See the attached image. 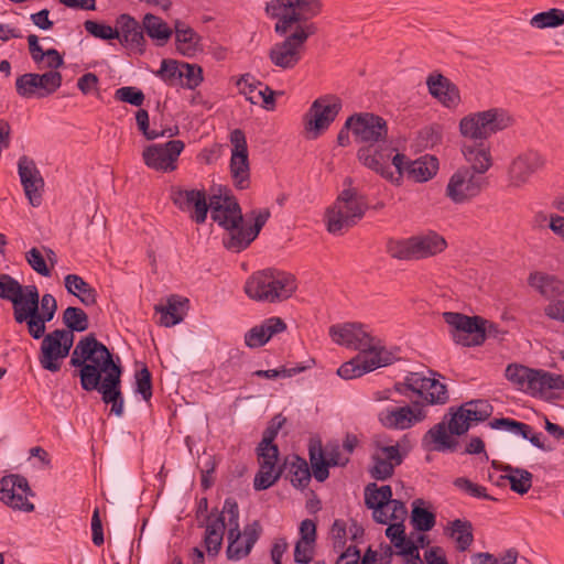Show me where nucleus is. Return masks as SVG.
Returning a JSON list of instances; mask_svg holds the SVG:
<instances>
[{
    "label": "nucleus",
    "mask_w": 564,
    "mask_h": 564,
    "mask_svg": "<svg viewBox=\"0 0 564 564\" xmlns=\"http://www.w3.org/2000/svg\"><path fill=\"white\" fill-rule=\"evenodd\" d=\"M63 77L57 70L43 74L26 73L15 80L17 93L23 98H45L62 86Z\"/></svg>",
    "instance_id": "14"
},
{
    "label": "nucleus",
    "mask_w": 564,
    "mask_h": 564,
    "mask_svg": "<svg viewBox=\"0 0 564 564\" xmlns=\"http://www.w3.org/2000/svg\"><path fill=\"white\" fill-rule=\"evenodd\" d=\"M115 98L132 106L140 107L144 101V94L137 87L124 86L115 91Z\"/></svg>",
    "instance_id": "59"
},
{
    "label": "nucleus",
    "mask_w": 564,
    "mask_h": 564,
    "mask_svg": "<svg viewBox=\"0 0 564 564\" xmlns=\"http://www.w3.org/2000/svg\"><path fill=\"white\" fill-rule=\"evenodd\" d=\"M254 224L249 229H246L242 225L240 226V230L236 234H232L227 240H225V247L235 252H239L242 249L247 248L251 241H253L259 235L262 227L265 225L267 220L270 217V210L264 208L260 210H253L251 213Z\"/></svg>",
    "instance_id": "31"
},
{
    "label": "nucleus",
    "mask_w": 564,
    "mask_h": 564,
    "mask_svg": "<svg viewBox=\"0 0 564 564\" xmlns=\"http://www.w3.org/2000/svg\"><path fill=\"white\" fill-rule=\"evenodd\" d=\"M393 360V354L384 347L381 339L373 336L359 355L338 368L337 375L345 380L359 378L367 372L391 365Z\"/></svg>",
    "instance_id": "8"
},
{
    "label": "nucleus",
    "mask_w": 564,
    "mask_h": 564,
    "mask_svg": "<svg viewBox=\"0 0 564 564\" xmlns=\"http://www.w3.org/2000/svg\"><path fill=\"white\" fill-rule=\"evenodd\" d=\"M445 323L451 327V336L453 340L460 346L470 347L482 344V335L480 325L482 317L467 316L457 312L443 313Z\"/></svg>",
    "instance_id": "15"
},
{
    "label": "nucleus",
    "mask_w": 564,
    "mask_h": 564,
    "mask_svg": "<svg viewBox=\"0 0 564 564\" xmlns=\"http://www.w3.org/2000/svg\"><path fill=\"white\" fill-rule=\"evenodd\" d=\"M286 325L280 317H270L249 329L245 335V343L250 348H258L269 339L285 329Z\"/></svg>",
    "instance_id": "35"
},
{
    "label": "nucleus",
    "mask_w": 564,
    "mask_h": 564,
    "mask_svg": "<svg viewBox=\"0 0 564 564\" xmlns=\"http://www.w3.org/2000/svg\"><path fill=\"white\" fill-rule=\"evenodd\" d=\"M156 74L169 85H177L182 80L181 63L163 59Z\"/></svg>",
    "instance_id": "54"
},
{
    "label": "nucleus",
    "mask_w": 564,
    "mask_h": 564,
    "mask_svg": "<svg viewBox=\"0 0 564 564\" xmlns=\"http://www.w3.org/2000/svg\"><path fill=\"white\" fill-rule=\"evenodd\" d=\"M451 434L446 421L432 426L422 437V446L429 452H454L458 442Z\"/></svg>",
    "instance_id": "34"
},
{
    "label": "nucleus",
    "mask_w": 564,
    "mask_h": 564,
    "mask_svg": "<svg viewBox=\"0 0 564 564\" xmlns=\"http://www.w3.org/2000/svg\"><path fill=\"white\" fill-rule=\"evenodd\" d=\"M368 208L366 197L356 188L348 187L340 192L336 202L326 210V226L328 232L341 235L355 226Z\"/></svg>",
    "instance_id": "3"
},
{
    "label": "nucleus",
    "mask_w": 564,
    "mask_h": 564,
    "mask_svg": "<svg viewBox=\"0 0 564 564\" xmlns=\"http://www.w3.org/2000/svg\"><path fill=\"white\" fill-rule=\"evenodd\" d=\"M232 145L230 158V173L236 187L245 189L250 183V167L248 159V147L245 133L235 129L230 133Z\"/></svg>",
    "instance_id": "22"
},
{
    "label": "nucleus",
    "mask_w": 564,
    "mask_h": 564,
    "mask_svg": "<svg viewBox=\"0 0 564 564\" xmlns=\"http://www.w3.org/2000/svg\"><path fill=\"white\" fill-rule=\"evenodd\" d=\"M413 237L404 240H389L387 250L389 254L399 260H410L414 258V248L412 246Z\"/></svg>",
    "instance_id": "53"
},
{
    "label": "nucleus",
    "mask_w": 564,
    "mask_h": 564,
    "mask_svg": "<svg viewBox=\"0 0 564 564\" xmlns=\"http://www.w3.org/2000/svg\"><path fill=\"white\" fill-rule=\"evenodd\" d=\"M184 142L171 140L163 144H151L144 148L142 159L144 164L155 171H174L176 161L184 150Z\"/></svg>",
    "instance_id": "19"
},
{
    "label": "nucleus",
    "mask_w": 564,
    "mask_h": 564,
    "mask_svg": "<svg viewBox=\"0 0 564 564\" xmlns=\"http://www.w3.org/2000/svg\"><path fill=\"white\" fill-rule=\"evenodd\" d=\"M314 542L299 540L294 549V561L299 564H308L313 558Z\"/></svg>",
    "instance_id": "64"
},
{
    "label": "nucleus",
    "mask_w": 564,
    "mask_h": 564,
    "mask_svg": "<svg viewBox=\"0 0 564 564\" xmlns=\"http://www.w3.org/2000/svg\"><path fill=\"white\" fill-rule=\"evenodd\" d=\"M513 123V118L502 108H490L465 116L459 121L460 134L473 141H486Z\"/></svg>",
    "instance_id": "7"
},
{
    "label": "nucleus",
    "mask_w": 564,
    "mask_h": 564,
    "mask_svg": "<svg viewBox=\"0 0 564 564\" xmlns=\"http://www.w3.org/2000/svg\"><path fill=\"white\" fill-rule=\"evenodd\" d=\"M25 260L29 265L39 274L50 276L51 270L46 263L44 253L37 248H31L25 253Z\"/></svg>",
    "instance_id": "56"
},
{
    "label": "nucleus",
    "mask_w": 564,
    "mask_h": 564,
    "mask_svg": "<svg viewBox=\"0 0 564 564\" xmlns=\"http://www.w3.org/2000/svg\"><path fill=\"white\" fill-rule=\"evenodd\" d=\"M491 405L487 401L477 400L462 405L446 422L448 431L454 435L465 434L471 422L485 421L491 415Z\"/></svg>",
    "instance_id": "23"
},
{
    "label": "nucleus",
    "mask_w": 564,
    "mask_h": 564,
    "mask_svg": "<svg viewBox=\"0 0 564 564\" xmlns=\"http://www.w3.org/2000/svg\"><path fill=\"white\" fill-rule=\"evenodd\" d=\"M0 299L12 303L13 316L17 322L24 308L26 285L23 286L9 274H0Z\"/></svg>",
    "instance_id": "36"
},
{
    "label": "nucleus",
    "mask_w": 564,
    "mask_h": 564,
    "mask_svg": "<svg viewBox=\"0 0 564 564\" xmlns=\"http://www.w3.org/2000/svg\"><path fill=\"white\" fill-rule=\"evenodd\" d=\"M315 32L316 28L314 24L297 26L295 32L283 42L276 43L271 47L269 57L272 64L282 69L294 68L301 61L305 42Z\"/></svg>",
    "instance_id": "10"
},
{
    "label": "nucleus",
    "mask_w": 564,
    "mask_h": 564,
    "mask_svg": "<svg viewBox=\"0 0 564 564\" xmlns=\"http://www.w3.org/2000/svg\"><path fill=\"white\" fill-rule=\"evenodd\" d=\"M249 96L248 99L252 104L258 102V98H261L263 101V108L267 110H272L275 107V100L274 96L276 93L269 88L268 86H264L263 88L257 89V87H253L252 85L249 86Z\"/></svg>",
    "instance_id": "58"
},
{
    "label": "nucleus",
    "mask_w": 564,
    "mask_h": 564,
    "mask_svg": "<svg viewBox=\"0 0 564 564\" xmlns=\"http://www.w3.org/2000/svg\"><path fill=\"white\" fill-rule=\"evenodd\" d=\"M143 29L159 45H164L172 35V30L159 17L148 13L143 18Z\"/></svg>",
    "instance_id": "44"
},
{
    "label": "nucleus",
    "mask_w": 564,
    "mask_h": 564,
    "mask_svg": "<svg viewBox=\"0 0 564 564\" xmlns=\"http://www.w3.org/2000/svg\"><path fill=\"white\" fill-rule=\"evenodd\" d=\"M322 10L319 0H272L267 4V12L278 19L275 32L285 34L293 24L316 17Z\"/></svg>",
    "instance_id": "9"
},
{
    "label": "nucleus",
    "mask_w": 564,
    "mask_h": 564,
    "mask_svg": "<svg viewBox=\"0 0 564 564\" xmlns=\"http://www.w3.org/2000/svg\"><path fill=\"white\" fill-rule=\"evenodd\" d=\"M445 534L455 541L459 552L467 551L474 542L473 524L468 520L455 519L448 522Z\"/></svg>",
    "instance_id": "40"
},
{
    "label": "nucleus",
    "mask_w": 564,
    "mask_h": 564,
    "mask_svg": "<svg viewBox=\"0 0 564 564\" xmlns=\"http://www.w3.org/2000/svg\"><path fill=\"white\" fill-rule=\"evenodd\" d=\"M345 128L350 130L357 143L365 145H375V143H384L388 137L387 121L371 112H359L350 116Z\"/></svg>",
    "instance_id": "11"
},
{
    "label": "nucleus",
    "mask_w": 564,
    "mask_h": 564,
    "mask_svg": "<svg viewBox=\"0 0 564 564\" xmlns=\"http://www.w3.org/2000/svg\"><path fill=\"white\" fill-rule=\"evenodd\" d=\"M490 426L492 429H503L511 433L520 434L522 437H528V432H530V426L528 424L507 417L491 421Z\"/></svg>",
    "instance_id": "61"
},
{
    "label": "nucleus",
    "mask_w": 564,
    "mask_h": 564,
    "mask_svg": "<svg viewBox=\"0 0 564 564\" xmlns=\"http://www.w3.org/2000/svg\"><path fill=\"white\" fill-rule=\"evenodd\" d=\"M74 338V334L66 329H55L44 334L39 356L41 367L52 372L58 371L61 360L69 355Z\"/></svg>",
    "instance_id": "12"
},
{
    "label": "nucleus",
    "mask_w": 564,
    "mask_h": 564,
    "mask_svg": "<svg viewBox=\"0 0 564 564\" xmlns=\"http://www.w3.org/2000/svg\"><path fill=\"white\" fill-rule=\"evenodd\" d=\"M426 412L422 404L414 402L413 405L388 408L378 414L379 422L390 430H408L424 421Z\"/></svg>",
    "instance_id": "24"
},
{
    "label": "nucleus",
    "mask_w": 564,
    "mask_h": 564,
    "mask_svg": "<svg viewBox=\"0 0 564 564\" xmlns=\"http://www.w3.org/2000/svg\"><path fill=\"white\" fill-rule=\"evenodd\" d=\"M530 25L538 30L557 28L564 24V11L561 9L552 8L534 14L530 21Z\"/></svg>",
    "instance_id": "46"
},
{
    "label": "nucleus",
    "mask_w": 564,
    "mask_h": 564,
    "mask_svg": "<svg viewBox=\"0 0 564 564\" xmlns=\"http://www.w3.org/2000/svg\"><path fill=\"white\" fill-rule=\"evenodd\" d=\"M259 464L276 466L279 449L275 444L260 443L258 446Z\"/></svg>",
    "instance_id": "63"
},
{
    "label": "nucleus",
    "mask_w": 564,
    "mask_h": 564,
    "mask_svg": "<svg viewBox=\"0 0 564 564\" xmlns=\"http://www.w3.org/2000/svg\"><path fill=\"white\" fill-rule=\"evenodd\" d=\"M135 120L139 130L148 140H154L160 137H173L177 133V128L169 129V130H150L149 128V113L145 109H139L135 113Z\"/></svg>",
    "instance_id": "52"
},
{
    "label": "nucleus",
    "mask_w": 564,
    "mask_h": 564,
    "mask_svg": "<svg viewBox=\"0 0 564 564\" xmlns=\"http://www.w3.org/2000/svg\"><path fill=\"white\" fill-rule=\"evenodd\" d=\"M57 311L55 297L46 293L40 299V293L34 284L26 285V299L24 308L17 323H25L29 335L34 339H40L46 330V323L51 322Z\"/></svg>",
    "instance_id": "4"
},
{
    "label": "nucleus",
    "mask_w": 564,
    "mask_h": 564,
    "mask_svg": "<svg viewBox=\"0 0 564 564\" xmlns=\"http://www.w3.org/2000/svg\"><path fill=\"white\" fill-rule=\"evenodd\" d=\"M460 151L467 163L466 166H463L464 169H470V171L484 176L492 166L491 149L486 141H465L462 144Z\"/></svg>",
    "instance_id": "28"
},
{
    "label": "nucleus",
    "mask_w": 564,
    "mask_h": 564,
    "mask_svg": "<svg viewBox=\"0 0 564 564\" xmlns=\"http://www.w3.org/2000/svg\"><path fill=\"white\" fill-rule=\"evenodd\" d=\"M424 503L422 499H416L413 502V509L411 512V522L417 531H430L435 525V514L421 506Z\"/></svg>",
    "instance_id": "47"
},
{
    "label": "nucleus",
    "mask_w": 564,
    "mask_h": 564,
    "mask_svg": "<svg viewBox=\"0 0 564 564\" xmlns=\"http://www.w3.org/2000/svg\"><path fill=\"white\" fill-rule=\"evenodd\" d=\"M438 169L437 160L433 156H423L411 161L405 169L408 176L414 182H426L432 178Z\"/></svg>",
    "instance_id": "42"
},
{
    "label": "nucleus",
    "mask_w": 564,
    "mask_h": 564,
    "mask_svg": "<svg viewBox=\"0 0 564 564\" xmlns=\"http://www.w3.org/2000/svg\"><path fill=\"white\" fill-rule=\"evenodd\" d=\"M506 470L511 471L510 475L503 477L509 480L511 489L520 495L527 494L532 485V475L527 470L513 469L510 466H507Z\"/></svg>",
    "instance_id": "51"
},
{
    "label": "nucleus",
    "mask_w": 564,
    "mask_h": 564,
    "mask_svg": "<svg viewBox=\"0 0 564 564\" xmlns=\"http://www.w3.org/2000/svg\"><path fill=\"white\" fill-rule=\"evenodd\" d=\"M506 378L520 391L532 397H543L552 390H564V377L542 369L511 364L506 368Z\"/></svg>",
    "instance_id": "5"
},
{
    "label": "nucleus",
    "mask_w": 564,
    "mask_h": 564,
    "mask_svg": "<svg viewBox=\"0 0 564 564\" xmlns=\"http://www.w3.org/2000/svg\"><path fill=\"white\" fill-rule=\"evenodd\" d=\"M528 283L546 299L561 296L564 292V284L556 276L543 272L531 273Z\"/></svg>",
    "instance_id": "39"
},
{
    "label": "nucleus",
    "mask_w": 564,
    "mask_h": 564,
    "mask_svg": "<svg viewBox=\"0 0 564 564\" xmlns=\"http://www.w3.org/2000/svg\"><path fill=\"white\" fill-rule=\"evenodd\" d=\"M112 354L95 335L83 337L75 346L69 364L79 368L80 386L85 391H98L106 404H111V413L123 414L124 401L121 392V366Z\"/></svg>",
    "instance_id": "1"
},
{
    "label": "nucleus",
    "mask_w": 564,
    "mask_h": 564,
    "mask_svg": "<svg viewBox=\"0 0 564 564\" xmlns=\"http://www.w3.org/2000/svg\"><path fill=\"white\" fill-rule=\"evenodd\" d=\"M392 497V489L389 485L378 487L375 482L368 484L365 488V503L372 510V517L378 523H388L387 506Z\"/></svg>",
    "instance_id": "32"
},
{
    "label": "nucleus",
    "mask_w": 564,
    "mask_h": 564,
    "mask_svg": "<svg viewBox=\"0 0 564 564\" xmlns=\"http://www.w3.org/2000/svg\"><path fill=\"white\" fill-rule=\"evenodd\" d=\"M406 386L422 397L427 404H445L448 401L446 386L436 379L413 376L406 379Z\"/></svg>",
    "instance_id": "30"
},
{
    "label": "nucleus",
    "mask_w": 564,
    "mask_h": 564,
    "mask_svg": "<svg viewBox=\"0 0 564 564\" xmlns=\"http://www.w3.org/2000/svg\"><path fill=\"white\" fill-rule=\"evenodd\" d=\"M400 445L382 446L371 457L372 466L369 469L376 480H386L393 475L394 467L403 460Z\"/></svg>",
    "instance_id": "29"
},
{
    "label": "nucleus",
    "mask_w": 564,
    "mask_h": 564,
    "mask_svg": "<svg viewBox=\"0 0 564 564\" xmlns=\"http://www.w3.org/2000/svg\"><path fill=\"white\" fill-rule=\"evenodd\" d=\"M116 30H118L119 37H117L122 45L142 53L144 50V36L142 26L139 22L129 14H121L116 20Z\"/></svg>",
    "instance_id": "33"
},
{
    "label": "nucleus",
    "mask_w": 564,
    "mask_h": 564,
    "mask_svg": "<svg viewBox=\"0 0 564 564\" xmlns=\"http://www.w3.org/2000/svg\"><path fill=\"white\" fill-rule=\"evenodd\" d=\"M63 323L67 327L66 330L85 332L88 328V316L79 307L68 306L63 312Z\"/></svg>",
    "instance_id": "48"
},
{
    "label": "nucleus",
    "mask_w": 564,
    "mask_h": 564,
    "mask_svg": "<svg viewBox=\"0 0 564 564\" xmlns=\"http://www.w3.org/2000/svg\"><path fill=\"white\" fill-rule=\"evenodd\" d=\"M544 164V158L535 151L520 153L508 166V186L516 189L523 188L531 176L543 169Z\"/></svg>",
    "instance_id": "20"
},
{
    "label": "nucleus",
    "mask_w": 564,
    "mask_h": 564,
    "mask_svg": "<svg viewBox=\"0 0 564 564\" xmlns=\"http://www.w3.org/2000/svg\"><path fill=\"white\" fill-rule=\"evenodd\" d=\"M187 300L182 301L176 296H171L165 306H155V311L160 313V325L171 327L182 322L183 316L180 308Z\"/></svg>",
    "instance_id": "45"
},
{
    "label": "nucleus",
    "mask_w": 564,
    "mask_h": 564,
    "mask_svg": "<svg viewBox=\"0 0 564 564\" xmlns=\"http://www.w3.org/2000/svg\"><path fill=\"white\" fill-rule=\"evenodd\" d=\"M414 258L424 259L433 257L445 250L446 240L438 234L430 231L427 234L413 237Z\"/></svg>",
    "instance_id": "38"
},
{
    "label": "nucleus",
    "mask_w": 564,
    "mask_h": 564,
    "mask_svg": "<svg viewBox=\"0 0 564 564\" xmlns=\"http://www.w3.org/2000/svg\"><path fill=\"white\" fill-rule=\"evenodd\" d=\"M454 486L471 497L494 500L491 496L487 495L485 487L470 481L468 478H456L454 480Z\"/></svg>",
    "instance_id": "60"
},
{
    "label": "nucleus",
    "mask_w": 564,
    "mask_h": 564,
    "mask_svg": "<svg viewBox=\"0 0 564 564\" xmlns=\"http://www.w3.org/2000/svg\"><path fill=\"white\" fill-rule=\"evenodd\" d=\"M29 496H33L29 482L21 475H8L0 480V501L8 507L24 512L34 510V505L29 501Z\"/></svg>",
    "instance_id": "17"
},
{
    "label": "nucleus",
    "mask_w": 564,
    "mask_h": 564,
    "mask_svg": "<svg viewBox=\"0 0 564 564\" xmlns=\"http://www.w3.org/2000/svg\"><path fill=\"white\" fill-rule=\"evenodd\" d=\"M85 30L93 36L101 40H113L119 37L118 30L110 25L101 24L93 20H87L84 23Z\"/></svg>",
    "instance_id": "57"
},
{
    "label": "nucleus",
    "mask_w": 564,
    "mask_h": 564,
    "mask_svg": "<svg viewBox=\"0 0 564 564\" xmlns=\"http://www.w3.org/2000/svg\"><path fill=\"white\" fill-rule=\"evenodd\" d=\"M137 392L148 401L152 397L151 373L148 368H142L135 373Z\"/></svg>",
    "instance_id": "62"
},
{
    "label": "nucleus",
    "mask_w": 564,
    "mask_h": 564,
    "mask_svg": "<svg viewBox=\"0 0 564 564\" xmlns=\"http://www.w3.org/2000/svg\"><path fill=\"white\" fill-rule=\"evenodd\" d=\"M340 109L341 102L334 96H324L314 100L304 117L307 138L316 139L330 126Z\"/></svg>",
    "instance_id": "13"
},
{
    "label": "nucleus",
    "mask_w": 564,
    "mask_h": 564,
    "mask_svg": "<svg viewBox=\"0 0 564 564\" xmlns=\"http://www.w3.org/2000/svg\"><path fill=\"white\" fill-rule=\"evenodd\" d=\"M291 484L296 488H305L311 480V471L306 460L295 456L289 467Z\"/></svg>",
    "instance_id": "49"
},
{
    "label": "nucleus",
    "mask_w": 564,
    "mask_h": 564,
    "mask_svg": "<svg viewBox=\"0 0 564 564\" xmlns=\"http://www.w3.org/2000/svg\"><path fill=\"white\" fill-rule=\"evenodd\" d=\"M357 158L362 165L380 174L386 180H394L393 170L389 165L391 149L384 148L383 143L364 145L358 150Z\"/></svg>",
    "instance_id": "26"
},
{
    "label": "nucleus",
    "mask_w": 564,
    "mask_h": 564,
    "mask_svg": "<svg viewBox=\"0 0 564 564\" xmlns=\"http://www.w3.org/2000/svg\"><path fill=\"white\" fill-rule=\"evenodd\" d=\"M486 184L485 176L470 169L460 167L451 176L446 195L452 202L463 204L478 196Z\"/></svg>",
    "instance_id": "16"
},
{
    "label": "nucleus",
    "mask_w": 564,
    "mask_h": 564,
    "mask_svg": "<svg viewBox=\"0 0 564 564\" xmlns=\"http://www.w3.org/2000/svg\"><path fill=\"white\" fill-rule=\"evenodd\" d=\"M226 519L228 516L224 513V510L217 516L210 514L207 518L204 543L209 556H216L221 549L225 529L228 525Z\"/></svg>",
    "instance_id": "37"
},
{
    "label": "nucleus",
    "mask_w": 564,
    "mask_h": 564,
    "mask_svg": "<svg viewBox=\"0 0 564 564\" xmlns=\"http://www.w3.org/2000/svg\"><path fill=\"white\" fill-rule=\"evenodd\" d=\"M182 80L180 84L186 88L194 89L203 80L202 68L194 64L181 63Z\"/></svg>",
    "instance_id": "55"
},
{
    "label": "nucleus",
    "mask_w": 564,
    "mask_h": 564,
    "mask_svg": "<svg viewBox=\"0 0 564 564\" xmlns=\"http://www.w3.org/2000/svg\"><path fill=\"white\" fill-rule=\"evenodd\" d=\"M18 172L30 204L34 207L40 206L42 202L40 189L43 187L44 181L34 161L25 155L21 156L18 162Z\"/></svg>",
    "instance_id": "27"
},
{
    "label": "nucleus",
    "mask_w": 564,
    "mask_h": 564,
    "mask_svg": "<svg viewBox=\"0 0 564 564\" xmlns=\"http://www.w3.org/2000/svg\"><path fill=\"white\" fill-rule=\"evenodd\" d=\"M175 39L177 50L181 54L185 56H194L198 51V35L193 29L186 26L184 23L176 22Z\"/></svg>",
    "instance_id": "43"
},
{
    "label": "nucleus",
    "mask_w": 564,
    "mask_h": 564,
    "mask_svg": "<svg viewBox=\"0 0 564 564\" xmlns=\"http://www.w3.org/2000/svg\"><path fill=\"white\" fill-rule=\"evenodd\" d=\"M296 290L295 279L290 273L278 270H263L246 282V294L256 301L274 303L292 296Z\"/></svg>",
    "instance_id": "2"
},
{
    "label": "nucleus",
    "mask_w": 564,
    "mask_h": 564,
    "mask_svg": "<svg viewBox=\"0 0 564 564\" xmlns=\"http://www.w3.org/2000/svg\"><path fill=\"white\" fill-rule=\"evenodd\" d=\"M224 513L228 516V546L226 554L228 560L239 561L250 554L260 536V527L258 522H253L246 525L241 532L239 525V508L237 502L231 498L225 500Z\"/></svg>",
    "instance_id": "6"
},
{
    "label": "nucleus",
    "mask_w": 564,
    "mask_h": 564,
    "mask_svg": "<svg viewBox=\"0 0 564 564\" xmlns=\"http://www.w3.org/2000/svg\"><path fill=\"white\" fill-rule=\"evenodd\" d=\"M208 210L212 219L229 231V237L240 230L243 217L238 202L229 195H213Z\"/></svg>",
    "instance_id": "18"
},
{
    "label": "nucleus",
    "mask_w": 564,
    "mask_h": 564,
    "mask_svg": "<svg viewBox=\"0 0 564 564\" xmlns=\"http://www.w3.org/2000/svg\"><path fill=\"white\" fill-rule=\"evenodd\" d=\"M332 340L340 346L354 350H362L373 337L366 326L359 323H343L329 327Z\"/></svg>",
    "instance_id": "25"
},
{
    "label": "nucleus",
    "mask_w": 564,
    "mask_h": 564,
    "mask_svg": "<svg viewBox=\"0 0 564 564\" xmlns=\"http://www.w3.org/2000/svg\"><path fill=\"white\" fill-rule=\"evenodd\" d=\"M67 292L76 296L85 306H93L97 302L96 290L77 274H67L64 278Z\"/></svg>",
    "instance_id": "41"
},
{
    "label": "nucleus",
    "mask_w": 564,
    "mask_h": 564,
    "mask_svg": "<svg viewBox=\"0 0 564 564\" xmlns=\"http://www.w3.org/2000/svg\"><path fill=\"white\" fill-rule=\"evenodd\" d=\"M281 468L278 466L269 465H260L259 471L254 476L253 486L256 490H265L270 488L272 485L281 476Z\"/></svg>",
    "instance_id": "50"
},
{
    "label": "nucleus",
    "mask_w": 564,
    "mask_h": 564,
    "mask_svg": "<svg viewBox=\"0 0 564 564\" xmlns=\"http://www.w3.org/2000/svg\"><path fill=\"white\" fill-rule=\"evenodd\" d=\"M170 198L182 212H191V217L195 223L204 224L206 221L209 203L206 200L204 189L172 186Z\"/></svg>",
    "instance_id": "21"
}]
</instances>
